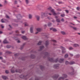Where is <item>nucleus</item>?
Returning a JSON list of instances; mask_svg holds the SVG:
<instances>
[{"label":"nucleus","mask_w":80,"mask_h":80,"mask_svg":"<svg viewBox=\"0 0 80 80\" xmlns=\"http://www.w3.org/2000/svg\"><path fill=\"white\" fill-rule=\"evenodd\" d=\"M59 63H62L63 62V59H60L59 61Z\"/></svg>","instance_id":"14"},{"label":"nucleus","mask_w":80,"mask_h":80,"mask_svg":"<svg viewBox=\"0 0 80 80\" xmlns=\"http://www.w3.org/2000/svg\"><path fill=\"white\" fill-rule=\"evenodd\" d=\"M49 44V43H48V41H47L46 42V45L47 46V45H48Z\"/></svg>","instance_id":"28"},{"label":"nucleus","mask_w":80,"mask_h":80,"mask_svg":"<svg viewBox=\"0 0 80 80\" xmlns=\"http://www.w3.org/2000/svg\"><path fill=\"white\" fill-rule=\"evenodd\" d=\"M61 21L62 22H64V19H63V18H62L61 19Z\"/></svg>","instance_id":"45"},{"label":"nucleus","mask_w":80,"mask_h":80,"mask_svg":"<svg viewBox=\"0 0 80 80\" xmlns=\"http://www.w3.org/2000/svg\"><path fill=\"white\" fill-rule=\"evenodd\" d=\"M22 38L23 40H28V38L26 37V36H23L22 37Z\"/></svg>","instance_id":"11"},{"label":"nucleus","mask_w":80,"mask_h":80,"mask_svg":"<svg viewBox=\"0 0 80 80\" xmlns=\"http://www.w3.org/2000/svg\"><path fill=\"white\" fill-rule=\"evenodd\" d=\"M1 28H4V26H3L2 25H1Z\"/></svg>","instance_id":"50"},{"label":"nucleus","mask_w":80,"mask_h":80,"mask_svg":"<svg viewBox=\"0 0 80 80\" xmlns=\"http://www.w3.org/2000/svg\"><path fill=\"white\" fill-rule=\"evenodd\" d=\"M10 47H11V46H7V48H10Z\"/></svg>","instance_id":"31"},{"label":"nucleus","mask_w":80,"mask_h":80,"mask_svg":"<svg viewBox=\"0 0 80 80\" xmlns=\"http://www.w3.org/2000/svg\"><path fill=\"white\" fill-rule=\"evenodd\" d=\"M3 43H8V42L7 41V39H6L4 40V41H3Z\"/></svg>","instance_id":"13"},{"label":"nucleus","mask_w":80,"mask_h":80,"mask_svg":"<svg viewBox=\"0 0 80 80\" xmlns=\"http://www.w3.org/2000/svg\"><path fill=\"white\" fill-rule=\"evenodd\" d=\"M20 41L19 40L18 41V43H20Z\"/></svg>","instance_id":"59"},{"label":"nucleus","mask_w":80,"mask_h":80,"mask_svg":"<svg viewBox=\"0 0 80 80\" xmlns=\"http://www.w3.org/2000/svg\"><path fill=\"white\" fill-rule=\"evenodd\" d=\"M2 52H0V55H2Z\"/></svg>","instance_id":"61"},{"label":"nucleus","mask_w":80,"mask_h":80,"mask_svg":"<svg viewBox=\"0 0 80 80\" xmlns=\"http://www.w3.org/2000/svg\"><path fill=\"white\" fill-rule=\"evenodd\" d=\"M63 76L64 77V78L61 77L58 80H64V78H67V75L65 74H63Z\"/></svg>","instance_id":"4"},{"label":"nucleus","mask_w":80,"mask_h":80,"mask_svg":"<svg viewBox=\"0 0 80 80\" xmlns=\"http://www.w3.org/2000/svg\"><path fill=\"white\" fill-rule=\"evenodd\" d=\"M57 10L58 12H60V11H62V10H61V9H57Z\"/></svg>","instance_id":"36"},{"label":"nucleus","mask_w":80,"mask_h":80,"mask_svg":"<svg viewBox=\"0 0 80 80\" xmlns=\"http://www.w3.org/2000/svg\"><path fill=\"white\" fill-rule=\"evenodd\" d=\"M40 67L41 68H43V67L42 66H41Z\"/></svg>","instance_id":"51"},{"label":"nucleus","mask_w":80,"mask_h":80,"mask_svg":"<svg viewBox=\"0 0 80 80\" xmlns=\"http://www.w3.org/2000/svg\"><path fill=\"white\" fill-rule=\"evenodd\" d=\"M73 48L72 47H70L69 48V50H73Z\"/></svg>","instance_id":"29"},{"label":"nucleus","mask_w":80,"mask_h":80,"mask_svg":"<svg viewBox=\"0 0 80 80\" xmlns=\"http://www.w3.org/2000/svg\"><path fill=\"white\" fill-rule=\"evenodd\" d=\"M5 72L6 73H9V71L8 70H6Z\"/></svg>","instance_id":"37"},{"label":"nucleus","mask_w":80,"mask_h":80,"mask_svg":"<svg viewBox=\"0 0 80 80\" xmlns=\"http://www.w3.org/2000/svg\"><path fill=\"white\" fill-rule=\"evenodd\" d=\"M37 30L38 32H36V34H37L38 33V32H40V31H41V29L40 28H37Z\"/></svg>","instance_id":"7"},{"label":"nucleus","mask_w":80,"mask_h":80,"mask_svg":"<svg viewBox=\"0 0 80 80\" xmlns=\"http://www.w3.org/2000/svg\"><path fill=\"white\" fill-rule=\"evenodd\" d=\"M48 26L49 27H50V26H51L52 25V23H50V22H48Z\"/></svg>","instance_id":"22"},{"label":"nucleus","mask_w":80,"mask_h":80,"mask_svg":"<svg viewBox=\"0 0 80 80\" xmlns=\"http://www.w3.org/2000/svg\"><path fill=\"white\" fill-rule=\"evenodd\" d=\"M61 49L62 50V53H65L66 51H65V48H64L63 47L61 46Z\"/></svg>","instance_id":"6"},{"label":"nucleus","mask_w":80,"mask_h":80,"mask_svg":"<svg viewBox=\"0 0 80 80\" xmlns=\"http://www.w3.org/2000/svg\"><path fill=\"white\" fill-rule=\"evenodd\" d=\"M2 57H0V59H1V60H2Z\"/></svg>","instance_id":"56"},{"label":"nucleus","mask_w":80,"mask_h":80,"mask_svg":"<svg viewBox=\"0 0 80 80\" xmlns=\"http://www.w3.org/2000/svg\"><path fill=\"white\" fill-rule=\"evenodd\" d=\"M77 10H79L80 9V8L78 7L77 8Z\"/></svg>","instance_id":"46"},{"label":"nucleus","mask_w":80,"mask_h":80,"mask_svg":"<svg viewBox=\"0 0 80 80\" xmlns=\"http://www.w3.org/2000/svg\"><path fill=\"white\" fill-rule=\"evenodd\" d=\"M55 18H56V19H57V18H58V16H55Z\"/></svg>","instance_id":"48"},{"label":"nucleus","mask_w":80,"mask_h":80,"mask_svg":"<svg viewBox=\"0 0 80 80\" xmlns=\"http://www.w3.org/2000/svg\"><path fill=\"white\" fill-rule=\"evenodd\" d=\"M20 78H25V76L23 75H21L20 76Z\"/></svg>","instance_id":"17"},{"label":"nucleus","mask_w":80,"mask_h":80,"mask_svg":"<svg viewBox=\"0 0 80 80\" xmlns=\"http://www.w3.org/2000/svg\"><path fill=\"white\" fill-rule=\"evenodd\" d=\"M1 22H2V23H4V22H4L3 21V19H2L1 20Z\"/></svg>","instance_id":"42"},{"label":"nucleus","mask_w":80,"mask_h":80,"mask_svg":"<svg viewBox=\"0 0 80 80\" xmlns=\"http://www.w3.org/2000/svg\"><path fill=\"white\" fill-rule=\"evenodd\" d=\"M2 77L4 80H7V79H8V78L7 77V76H2Z\"/></svg>","instance_id":"9"},{"label":"nucleus","mask_w":80,"mask_h":80,"mask_svg":"<svg viewBox=\"0 0 80 80\" xmlns=\"http://www.w3.org/2000/svg\"><path fill=\"white\" fill-rule=\"evenodd\" d=\"M31 58H35V55L32 54L31 55Z\"/></svg>","instance_id":"26"},{"label":"nucleus","mask_w":80,"mask_h":80,"mask_svg":"<svg viewBox=\"0 0 80 80\" xmlns=\"http://www.w3.org/2000/svg\"><path fill=\"white\" fill-rule=\"evenodd\" d=\"M42 41L39 42L38 43V45H41V44L42 43Z\"/></svg>","instance_id":"25"},{"label":"nucleus","mask_w":80,"mask_h":80,"mask_svg":"<svg viewBox=\"0 0 80 80\" xmlns=\"http://www.w3.org/2000/svg\"><path fill=\"white\" fill-rule=\"evenodd\" d=\"M48 10L50 11L53 15L55 16L56 15H59V14H60L59 12H58L57 13H56L55 11H54V10L52 9L51 7H50L48 8Z\"/></svg>","instance_id":"1"},{"label":"nucleus","mask_w":80,"mask_h":80,"mask_svg":"<svg viewBox=\"0 0 80 80\" xmlns=\"http://www.w3.org/2000/svg\"><path fill=\"white\" fill-rule=\"evenodd\" d=\"M56 21H57V22L58 23H60V21L59 19H56Z\"/></svg>","instance_id":"24"},{"label":"nucleus","mask_w":80,"mask_h":80,"mask_svg":"<svg viewBox=\"0 0 80 80\" xmlns=\"http://www.w3.org/2000/svg\"><path fill=\"white\" fill-rule=\"evenodd\" d=\"M22 33H25V31H22Z\"/></svg>","instance_id":"53"},{"label":"nucleus","mask_w":80,"mask_h":80,"mask_svg":"<svg viewBox=\"0 0 80 80\" xmlns=\"http://www.w3.org/2000/svg\"><path fill=\"white\" fill-rule=\"evenodd\" d=\"M35 80H39V79H38V78H37V79H35Z\"/></svg>","instance_id":"64"},{"label":"nucleus","mask_w":80,"mask_h":80,"mask_svg":"<svg viewBox=\"0 0 80 80\" xmlns=\"http://www.w3.org/2000/svg\"><path fill=\"white\" fill-rule=\"evenodd\" d=\"M79 46V45L78 44H75L73 45V47H78Z\"/></svg>","instance_id":"16"},{"label":"nucleus","mask_w":80,"mask_h":80,"mask_svg":"<svg viewBox=\"0 0 80 80\" xmlns=\"http://www.w3.org/2000/svg\"><path fill=\"white\" fill-rule=\"evenodd\" d=\"M61 17H63L65 16V14H61Z\"/></svg>","instance_id":"41"},{"label":"nucleus","mask_w":80,"mask_h":80,"mask_svg":"<svg viewBox=\"0 0 80 80\" xmlns=\"http://www.w3.org/2000/svg\"><path fill=\"white\" fill-rule=\"evenodd\" d=\"M58 3L59 4H60V3H62V2H58Z\"/></svg>","instance_id":"60"},{"label":"nucleus","mask_w":80,"mask_h":80,"mask_svg":"<svg viewBox=\"0 0 80 80\" xmlns=\"http://www.w3.org/2000/svg\"><path fill=\"white\" fill-rule=\"evenodd\" d=\"M59 67V64H55L54 66V68H57V67Z\"/></svg>","instance_id":"10"},{"label":"nucleus","mask_w":80,"mask_h":80,"mask_svg":"<svg viewBox=\"0 0 80 80\" xmlns=\"http://www.w3.org/2000/svg\"><path fill=\"white\" fill-rule=\"evenodd\" d=\"M70 56H71V57H72V56H73V54H70Z\"/></svg>","instance_id":"55"},{"label":"nucleus","mask_w":80,"mask_h":80,"mask_svg":"<svg viewBox=\"0 0 80 80\" xmlns=\"http://www.w3.org/2000/svg\"><path fill=\"white\" fill-rule=\"evenodd\" d=\"M48 13L47 12L42 13L41 18H44V17H47V15H48Z\"/></svg>","instance_id":"2"},{"label":"nucleus","mask_w":80,"mask_h":80,"mask_svg":"<svg viewBox=\"0 0 80 80\" xmlns=\"http://www.w3.org/2000/svg\"><path fill=\"white\" fill-rule=\"evenodd\" d=\"M65 12H66V13H68V10H66Z\"/></svg>","instance_id":"49"},{"label":"nucleus","mask_w":80,"mask_h":80,"mask_svg":"<svg viewBox=\"0 0 80 80\" xmlns=\"http://www.w3.org/2000/svg\"><path fill=\"white\" fill-rule=\"evenodd\" d=\"M33 26L30 28V31L31 33H33Z\"/></svg>","instance_id":"12"},{"label":"nucleus","mask_w":80,"mask_h":80,"mask_svg":"<svg viewBox=\"0 0 80 80\" xmlns=\"http://www.w3.org/2000/svg\"><path fill=\"white\" fill-rule=\"evenodd\" d=\"M44 53L45 55V56H48V55H49V54L47 52H46Z\"/></svg>","instance_id":"21"},{"label":"nucleus","mask_w":80,"mask_h":80,"mask_svg":"<svg viewBox=\"0 0 80 80\" xmlns=\"http://www.w3.org/2000/svg\"><path fill=\"white\" fill-rule=\"evenodd\" d=\"M61 33L62 34V35H65V32H61Z\"/></svg>","instance_id":"38"},{"label":"nucleus","mask_w":80,"mask_h":80,"mask_svg":"<svg viewBox=\"0 0 80 80\" xmlns=\"http://www.w3.org/2000/svg\"><path fill=\"white\" fill-rule=\"evenodd\" d=\"M68 54H66L65 56V58H67V57H68Z\"/></svg>","instance_id":"35"},{"label":"nucleus","mask_w":80,"mask_h":80,"mask_svg":"<svg viewBox=\"0 0 80 80\" xmlns=\"http://www.w3.org/2000/svg\"><path fill=\"white\" fill-rule=\"evenodd\" d=\"M52 41L54 43H56V42H57V41L55 40H52Z\"/></svg>","instance_id":"40"},{"label":"nucleus","mask_w":80,"mask_h":80,"mask_svg":"<svg viewBox=\"0 0 80 80\" xmlns=\"http://www.w3.org/2000/svg\"><path fill=\"white\" fill-rule=\"evenodd\" d=\"M50 30H52L53 32H57V29L55 28H50Z\"/></svg>","instance_id":"8"},{"label":"nucleus","mask_w":80,"mask_h":80,"mask_svg":"<svg viewBox=\"0 0 80 80\" xmlns=\"http://www.w3.org/2000/svg\"><path fill=\"white\" fill-rule=\"evenodd\" d=\"M36 18L38 20H39L40 19V17L38 16H36Z\"/></svg>","instance_id":"18"},{"label":"nucleus","mask_w":80,"mask_h":80,"mask_svg":"<svg viewBox=\"0 0 80 80\" xmlns=\"http://www.w3.org/2000/svg\"><path fill=\"white\" fill-rule=\"evenodd\" d=\"M17 1H15V3H17Z\"/></svg>","instance_id":"63"},{"label":"nucleus","mask_w":80,"mask_h":80,"mask_svg":"<svg viewBox=\"0 0 80 80\" xmlns=\"http://www.w3.org/2000/svg\"><path fill=\"white\" fill-rule=\"evenodd\" d=\"M18 55H19V54L18 53H17L14 54V56H15V57H17V56H18Z\"/></svg>","instance_id":"32"},{"label":"nucleus","mask_w":80,"mask_h":80,"mask_svg":"<svg viewBox=\"0 0 80 80\" xmlns=\"http://www.w3.org/2000/svg\"><path fill=\"white\" fill-rule=\"evenodd\" d=\"M6 17L7 18H9V16H8L7 15L6 16Z\"/></svg>","instance_id":"43"},{"label":"nucleus","mask_w":80,"mask_h":80,"mask_svg":"<svg viewBox=\"0 0 80 80\" xmlns=\"http://www.w3.org/2000/svg\"><path fill=\"white\" fill-rule=\"evenodd\" d=\"M11 73H14V72H15V71L14 70H11Z\"/></svg>","instance_id":"34"},{"label":"nucleus","mask_w":80,"mask_h":80,"mask_svg":"<svg viewBox=\"0 0 80 80\" xmlns=\"http://www.w3.org/2000/svg\"><path fill=\"white\" fill-rule=\"evenodd\" d=\"M6 53H8V54H11L12 53V52H10V51H7L6 52Z\"/></svg>","instance_id":"23"},{"label":"nucleus","mask_w":80,"mask_h":80,"mask_svg":"<svg viewBox=\"0 0 80 80\" xmlns=\"http://www.w3.org/2000/svg\"><path fill=\"white\" fill-rule=\"evenodd\" d=\"M73 29H74V30H77V28H76L75 27H73Z\"/></svg>","instance_id":"39"},{"label":"nucleus","mask_w":80,"mask_h":80,"mask_svg":"<svg viewBox=\"0 0 80 80\" xmlns=\"http://www.w3.org/2000/svg\"><path fill=\"white\" fill-rule=\"evenodd\" d=\"M26 3H28V0H26Z\"/></svg>","instance_id":"44"},{"label":"nucleus","mask_w":80,"mask_h":80,"mask_svg":"<svg viewBox=\"0 0 80 80\" xmlns=\"http://www.w3.org/2000/svg\"><path fill=\"white\" fill-rule=\"evenodd\" d=\"M77 18V17H74V18H75V19H76V18Z\"/></svg>","instance_id":"58"},{"label":"nucleus","mask_w":80,"mask_h":80,"mask_svg":"<svg viewBox=\"0 0 80 80\" xmlns=\"http://www.w3.org/2000/svg\"><path fill=\"white\" fill-rule=\"evenodd\" d=\"M29 18L30 19H31V18H32V15L29 14Z\"/></svg>","instance_id":"27"},{"label":"nucleus","mask_w":80,"mask_h":80,"mask_svg":"<svg viewBox=\"0 0 80 80\" xmlns=\"http://www.w3.org/2000/svg\"><path fill=\"white\" fill-rule=\"evenodd\" d=\"M23 46L21 48V50H22V49H23Z\"/></svg>","instance_id":"52"},{"label":"nucleus","mask_w":80,"mask_h":80,"mask_svg":"<svg viewBox=\"0 0 80 80\" xmlns=\"http://www.w3.org/2000/svg\"><path fill=\"white\" fill-rule=\"evenodd\" d=\"M1 33H2V32L0 31V34H1Z\"/></svg>","instance_id":"62"},{"label":"nucleus","mask_w":80,"mask_h":80,"mask_svg":"<svg viewBox=\"0 0 80 80\" xmlns=\"http://www.w3.org/2000/svg\"><path fill=\"white\" fill-rule=\"evenodd\" d=\"M59 76L58 75H55V76L53 77V78H58V77Z\"/></svg>","instance_id":"20"},{"label":"nucleus","mask_w":80,"mask_h":80,"mask_svg":"<svg viewBox=\"0 0 80 80\" xmlns=\"http://www.w3.org/2000/svg\"><path fill=\"white\" fill-rule=\"evenodd\" d=\"M16 72H19V73H21L22 72V70L20 69L18 70H16Z\"/></svg>","instance_id":"15"},{"label":"nucleus","mask_w":80,"mask_h":80,"mask_svg":"<svg viewBox=\"0 0 80 80\" xmlns=\"http://www.w3.org/2000/svg\"><path fill=\"white\" fill-rule=\"evenodd\" d=\"M25 27H27V26H28V23H27L26 22L25 23Z\"/></svg>","instance_id":"30"},{"label":"nucleus","mask_w":80,"mask_h":80,"mask_svg":"<svg viewBox=\"0 0 80 80\" xmlns=\"http://www.w3.org/2000/svg\"><path fill=\"white\" fill-rule=\"evenodd\" d=\"M53 45H54V46H57V44H55V43H54L53 44Z\"/></svg>","instance_id":"54"},{"label":"nucleus","mask_w":80,"mask_h":80,"mask_svg":"<svg viewBox=\"0 0 80 80\" xmlns=\"http://www.w3.org/2000/svg\"><path fill=\"white\" fill-rule=\"evenodd\" d=\"M73 72H71V73H70V75H73Z\"/></svg>","instance_id":"47"},{"label":"nucleus","mask_w":80,"mask_h":80,"mask_svg":"<svg viewBox=\"0 0 80 80\" xmlns=\"http://www.w3.org/2000/svg\"><path fill=\"white\" fill-rule=\"evenodd\" d=\"M16 33H19V32H18V31H16Z\"/></svg>","instance_id":"57"},{"label":"nucleus","mask_w":80,"mask_h":80,"mask_svg":"<svg viewBox=\"0 0 80 80\" xmlns=\"http://www.w3.org/2000/svg\"><path fill=\"white\" fill-rule=\"evenodd\" d=\"M40 50H42V49L44 48V46H42L40 47Z\"/></svg>","instance_id":"19"},{"label":"nucleus","mask_w":80,"mask_h":80,"mask_svg":"<svg viewBox=\"0 0 80 80\" xmlns=\"http://www.w3.org/2000/svg\"><path fill=\"white\" fill-rule=\"evenodd\" d=\"M48 60L49 61H50V62H57L58 61V59H56V60L54 61L53 58H48Z\"/></svg>","instance_id":"3"},{"label":"nucleus","mask_w":80,"mask_h":80,"mask_svg":"<svg viewBox=\"0 0 80 80\" xmlns=\"http://www.w3.org/2000/svg\"><path fill=\"white\" fill-rule=\"evenodd\" d=\"M79 57H80V55H78L77 56H76L75 57L76 58H79Z\"/></svg>","instance_id":"33"},{"label":"nucleus","mask_w":80,"mask_h":80,"mask_svg":"<svg viewBox=\"0 0 80 80\" xmlns=\"http://www.w3.org/2000/svg\"><path fill=\"white\" fill-rule=\"evenodd\" d=\"M65 64L66 65H68V64H70V65H72L73 64H75V62H69L68 61H66L65 62Z\"/></svg>","instance_id":"5"}]
</instances>
